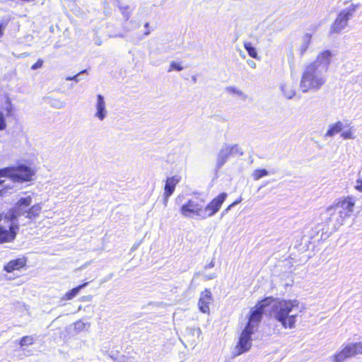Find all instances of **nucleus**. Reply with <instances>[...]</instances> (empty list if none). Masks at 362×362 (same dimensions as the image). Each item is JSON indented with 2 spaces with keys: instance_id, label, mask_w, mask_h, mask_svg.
Wrapping results in <instances>:
<instances>
[{
  "instance_id": "f257e3e1",
  "label": "nucleus",
  "mask_w": 362,
  "mask_h": 362,
  "mask_svg": "<svg viewBox=\"0 0 362 362\" xmlns=\"http://www.w3.org/2000/svg\"><path fill=\"white\" fill-rule=\"evenodd\" d=\"M332 52L325 50L318 54L316 59L305 66L300 81V88L303 93L309 90L317 91L326 83V73L328 71Z\"/></svg>"
},
{
  "instance_id": "f03ea898",
  "label": "nucleus",
  "mask_w": 362,
  "mask_h": 362,
  "mask_svg": "<svg viewBox=\"0 0 362 362\" xmlns=\"http://www.w3.org/2000/svg\"><path fill=\"white\" fill-rule=\"evenodd\" d=\"M270 306L271 315L279 322L284 328L292 329L295 327L296 317L301 311L299 302L297 300H279L272 298V302H271Z\"/></svg>"
},
{
  "instance_id": "7ed1b4c3",
  "label": "nucleus",
  "mask_w": 362,
  "mask_h": 362,
  "mask_svg": "<svg viewBox=\"0 0 362 362\" xmlns=\"http://www.w3.org/2000/svg\"><path fill=\"white\" fill-rule=\"evenodd\" d=\"M344 4L346 6L340 11L331 25L330 35L341 33L348 25V21L351 18L359 6V4H349L347 1Z\"/></svg>"
},
{
  "instance_id": "20e7f679",
  "label": "nucleus",
  "mask_w": 362,
  "mask_h": 362,
  "mask_svg": "<svg viewBox=\"0 0 362 362\" xmlns=\"http://www.w3.org/2000/svg\"><path fill=\"white\" fill-rule=\"evenodd\" d=\"M35 172L25 165H20L16 168H4L0 169V178L11 177L14 182H23L30 181Z\"/></svg>"
},
{
  "instance_id": "39448f33",
  "label": "nucleus",
  "mask_w": 362,
  "mask_h": 362,
  "mask_svg": "<svg viewBox=\"0 0 362 362\" xmlns=\"http://www.w3.org/2000/svg\"><path fill=\"white\" fill-rule=\"evenodd\" d=\"M204 203L203 199L198 198L189 199L181 206L180 212L183 216L187 218L197 216L202 219Z\"/></svg>"
},
{
  "instance_id": "423d86ee",
  "label": "nucleus",
  "mask_w": 362,
  "mask_h": 362,
  "mask_svg": "<svg viewBox=\"0 0 362 362\" xmlns=\"http://www.w3.org/2000/svg\"><path fill=\"white\" fill-rule=\"evenodd\" d=\"M272 302V298L269 297L259 302L256 305V309L251 312L249 317V321L245 327H249L250 329L255 330V327L258 325V323L261 321L262 314L264 309L269 306Z\"/></svg>"
},
{
  "instance_id": "0eeeda50",
  "label": "nucleus",
  "mask_w": 362,
  "mask_h": 362,
  "mask_svg": "<svg viewBox=\"0 0 362 362\" xmlns=\"http://www.w3.org/2000/svg\"><path fill=\"white\" fill-rule=\"evenodd\" d=\"M355 202L351 197H347L342 201L339 202L334 206L329 207V211L334 210L339 215H341L342 220L349 217L353 212Z\"/></svg>"
},
{
  "instance_id": "6e6552de",
  "label": "nucleus",
  "mask_w": 362,
  "mask_h": 362,
  "mask_svg": "<svg viewBox=\"0 0 362 362\" xmlns=\"http://www.w3.org/2000/svg\"><path fill=\"white\" fill-rule=\"evenodd\" d=\"M226 197L227 194L226 192H222L206 206H204L202 219L211 217L218 212Z\"/></svg>"
},
{
  "instance_id": "1a4fd4ad",
  "label": "nucleus",
  "mask_w": 362,
  "mask_h": 362,
  "mask_svg": "<svg viewBox=\"0 0 362 362\" xmlns=\"http://www.w3.org/2000/svg\"><path fill=\"white\" fill-rule=\"evenodd\" d=\"M356 354H362V342L350 344L334 356L335 362H342Z\"/></svg>"
},
{
  "instance_id": "9d476101",
  "label": "nucleus",
  "mask_w": 362,
  "mask_h": 362,
  "mask_svg": "<svg viewBox=\"0 0 362 362\" xmlns=\"http://www.w3.org/2000/svg\"><path fill=\"white\" fill-rule=\"evenodd\" d=\"M33 199L30 196L21 198L16 204L11 211V216L13 218H17L23 216L27 218V214L29 206L31 205Z\"/></svg>"
},
{
  "instance_id": "9b49d317",
  "label": "nucleus",
  "mask_w": 362,
  "mask_h": 362,
  "mask_svg": "<svg viewBox=\"0 0 362 362\" xmlns=\"http://www.w3.org/2000/svg\"><path fill=\"white\" fill-rule=\"evenodd\" d=\"M4 224H0V242H11L17 234L18 227L13 226L9 221H4Z\"/></svg>"
},
{
  "instance_id": "f8f14e48",
  "label": "nucleus",
  "mask_w": 362,
  "mask_h": 362,
  "mask_svg": "<svg viewBox=\"0 0 362 362\" xmlns=\"http://www.w3.org/2000/svg\"><path fill=\"white\" fill-rule=\"evenodd\" d=\"M254 333V331L250 329L249 327H245L242 332L236 349L238 351V355L241 354L248 351L252 345L251 335Z\"/></svg>"
},
{
  "instance_id": "ddd939ff",
  "label": "nucleus",
  "mask_w": 362,
  "mask_h": 362,
  "mask_svg": "<svg viewBox=\"0 0 362 362\" xmlns=\"http://www.w3.org/2000/svg\"><path fill=\"white\" fill-rule=\"evenodd\" d=\"M95 110V117L100 121L104 120L107 115V110L104 97L100 94L97 95Z\"/></svg>"
},
{
  "instance_id": "4468645a",
  "label": "nucleus",
  "mask_w": 362,
  "mask_h": 362,
  "mask_svg": "<svg viewBox=\"0 0 362 362\" xmlns=\"http://www.w3.org/2000/svg\"><path fill=\"white\" fill-rule=\"evenodd\" d=\"M211 293L209 289H205L201 293L199 300V308L203 313L209 312V304L211 302Z\"/></svg>"
},
{
  "instance_id": "2eb2a0df",
  "label": "nucleus",
  "mask_w": 362,
  "mask_h": 362,
  "mask_svg": "<svg viewBox=\"0 0 362 362\" xmlns=\"http://www.w3.org/2000/svg\"><path fill=\"white\" fill-rule=\"evenodd\" d=\"M180 181V177L177 175L167 178L164 187V193L166 194V197H170L173 194L175 188Z\"/></svg>"
},
{
  "instance_id": "dca6fc26",
  "label": "nucleus",
  "mask_w": 362,
  "mask_h": 362,
  "mask_svg": "<svg viewBox=\"0 0 362 362\" xmlns=\"http://www.w3.org/2000/svg\"><path fill=\"white\" fill-rule=\"evenodd\" d=\"M202 331L199 327H188L186 329L185 337L189 341L191 342V345L195 346L201 336Z\"/></svg>"
},
{
  "instance_id": "f3484780",
  "label": "nucleus",
  "mask_w": 362,
  "mask_h": 362,
  "mask_svg": "<svg viewBox=\"0 0 362 362\" xmlns=\"http://www.w3.org/2000/svg\"><path fill=\"white\" fill-rule=\"evenodd\" d=\"M349 124H344L341 121H338L336 123L331 124L329 125L328 129L325 134V137H332L337 134L341 132L346 127H349Z\"/></svg>"
},
{
  "instance_id": "a211bd4d",
  "label": "nucleus",
  "mask_w": 362,
  "mask_h": 362,
  "mask_svg": "<svg viewBox=\"0 0 362 362\" xmlns=\"http://www.w3.org/2000/svg\"><path fill=\"white\" fill-rule=\"evenodd\" d=\"M26 260L25 258H18L8 262L4 267V270L8 273L14 270H18L25 265Z\"/></svg>"
},
{
  "instance_id": "6ab92c4d",
  "label": "nucleus",
  "mask_w": 362,
  "mask_h": 362,
  "mask_svg": "<svg viewBox=\"0 0 362 362\" xmlns=\"http://www.w3.org/2000/svg\"><path fill=\"white\" fill-rule=\"evenodd\" d=\"M327 213L329 216V222L332 223V226L334 229H337L343 225L344 221L342 220L341 215H339L334 210L329 211V207L327 209Z\"/></svg>"
},
{
  "instance_id": "aec40b11",
  "label": "nucleus",
  "mask_w": 362,
  "mask_h": 362,
  "mask_svg": "<svg viewBox=\"0 0 362 362\" xmlns=\"http://www.w3.org/2000/svg\"><path fill=\"white\" fill-rule=\"evenodd\" d=\"M230 156L228 149L226 145L223 146L219 151L217 156L216 168H221L227 161L228 157Z\"/></svg>"
},
{
  "instance_id": "412c9836",
  "label": "nucleus",
  "mask_w": 362,
  "mask_h": 362,
  "mask_svg": "<svg viewBox=\"0 0 362 362\" xmlns=\"http://www.w3.org/2000/svg\"><path fill=\"white\" fill-rule=\"evenodd\" d=\"M311 37L312 35L309 33H306L305 35H303L301 41V45L298 49L299 54L300 56H303L307 51L308 48L309 47V45L311 42Z\"/></svg>"
},
{
  "instance_id": "4be33fe9",
  "label": "nucleus",
  "mask_w": 362,
  "mask_h": 362,
  "mask_svg": "<svg viewBox=\"0 0 362 362\" xmlns=\"http://www.w3.org/2000/svg\"><path fill=\"white\" fill-rule=\"evenodd\" d=\"M281 90L284 96L288 99H291L296 95V90L292 85L288 83H282L281 85Z\"/></svg>"
},
{
  "instance_id": "5701e85b",
  "label": "nucleus",
  "mask_w": 362,
  "mask_h": 362,
  "mask_svg": "<svg viewBox=\"0 0 362 362\" xmlns=\"http://www.w3.org/2000/svg\"><path fill=\"white\" fill-rule=\"evenodd\" d=\"M42 210V204H36L28 209L27 218L33 219L39 216Z\"/></svg>"
},
{
  "instance_id": "b1692460",
  "label": "nucleus",
  "mask_w": 362,
  "mask_h": 362,
  "mask_svg": "<svg viewBox=\"0 0 362 362\" xmlns=\"http://www.w3.org/2000/svg\"><path fill=\"white\" fill-rule=\"evenodd\" d=\"M88 284V282H86L84 284H82L74 288H72L71 291L67 292L64 296L62 298L63 300H71L73 299L79 292L81 289L85 288Z\"/></svg>"
},
{
  "instance_id": "393cba45",
  "label": "nucleus",
  "mask_w": 362,
  "mask_h": 362,
  "mask_svg": "<svg viewBox=\"0 0 362 362\" xmlns=\"http://www.w3.org/2000/svg\"><path fill=\"white\" fill-rule=\"evenodd\" d=\"M118 6L124 17L127 20L132 13L131 7L127 4V1H119Z\"/></svg>"
},
{
  "instance_id": "a878e982",
  "label": "nucleus",
  "mask_w": 362,
  "mask_h": 362,
  "mask_svg": "<svg viewBox=\"0 0 362 362\" xmlns=\"http://www.w3.org/2000/svg\"><path fill=\"white\" fill-rule=\"evenodd\" d=\"M47 103L52 107L57 109H62L66 106V103L62 101L59 99L53 98H47Z\"/></svg>"
},
{
  "instance_id": "bb28decb",
  "label": "nucleus",
  "mask_w": 362,
  "mask_h": 362,
  "mask_svg": "<svg viewBox=\"0 0 362 362\" xmlns=\"http://www.w3.org/2000/svg\"><path fill=\"white\" fill-rule=\"evenodd\" d=\"M244 47L247 50L248 54L254 58V59H258V54L257 52V50L255 47H254L251 42H245L244 43Z\"/></svg>"
},
{
  "instance_id": "cd10ccee",
  "label": "nucleus",
  "mask_w": 362,
  "mask_h": 362,
  "mask_svg": "<svg viewBox=\"0 0 362 362\" xmlns=\"http://www.w3.org/2000/svg\"><path fill=\"white\" fill-rule=\"evenodd\" d=\"M267 175H269V172L266 169H256L252 174V177L254 180H258L260 178Z\"/></svg>"
},
{
  "instance_id": "c85d7f7f",
  "label": "nucleus",
  "mask_w": 362,
  "mask_h": 362,
  "mask_svg": "<svg viewBox=\"0 0 362 362\" xmlns=\"http://www.w3.org/2000/svg\"><path fill=\"white\" fill-rule=\"evenodd\" d=\"M34 343V338L33 336H25L21 339L19 341L20 346L23 349L24 346L32 345Z\"/></svg>"
},
{
  "instance_id": "c756f323",
  "label": "nucleus",
  "mask_w": 362,
  "mask_h": 362,
  "mask_svg": "<svg viewBox=\"0 0 362 362\" xmlns=\"http://www.w3.org/2000/svg\"><path fill=\"white\" fill-rule=\"evenodd\" d=\"M226 146L228 149L230 156L243 155V152L238 144H234L233 146L226 145Z\"/></svg>"
},
{
  "instance_id": "7c9ffc66",
  "label": "nucleus",
  "mask_w": 362,
  "mask_h": 362,
  "mask_svg": "<svg viewBox=\"0 0 362 362\" xmlns=\"http://www.w3.org/2000/svg\"><path fill=\"white\" fill-rule=\"evenodd\" d=\"M226 91L230 93L236 94L244 99L246 98V95L243 93V91L235 86H228L226 88Z\"/></svg>"
},
{
  "instance_id": "2f4dec72",
  "label": "nucleus",
  "mask_w": 362,
  "mask_h": 362,
  "mask_svg": "<svg viewBox=\"0 0 362 362\" xmlns=\"http://www.w3.org/2000/svg\"><path fill=\"white\" fill-rule=\"evenodd\" d=\"M4 110L6 112V116L11 117L13 115V108L9 99L6 100L4 106Z\"/></svg>"
},
{
  "instance_id": "473e14b6",
  "label": "nucleus",
  "mask_w": 362,
  "mask_h": 362,
  "mask_svg": "<svg viewBox=\"0 0 362 362\" xmlns=\"http://www.w3.org/2000/svg\"><path fill=\"white\" fill-rule=\"evenodd\" d=\"M341 136L344 139H353L355 138L354 132L352 131L351 128H349L347 130L344 129L341 133Z\"/></svg>"
},
{
  "instance_id": "72a5a7b5",
  "label": "nucleus",
  "mask_w": 362,
  "mask_h": 362,
  "mask_svg": "<svg viewBox=\"0 0 362 362\" xmlns=\"http://www.w3.org/2000/svg\"><path fill=\"white\" fill-rule=\"evenodd\" d=\"M173 69L176 71H182L183 69V67L180 64L176 63L175 62H172L170 63L168 71L170 72Z\"/></svg>"
},
{
  "instance_id": "f704fd0d",
  "label": "nucleus",
  "mask_w": 362,
  "mask_h": 362,
  "mask_svg": "<svg viewBox=\"0 0 362 362\" xmlns=\"http://www.w3.org/2000/svg\"><path fill=\"white\" fill-rule=\"evenodd\" d=\"M87 71L86 69L81 71L80 73L74 75V76H68L66 78V81H75L76 82H78L80 81L79 76L81 74L86 73Z\"/></svg>"
},
{
  "instance_id": "c9c22d12",
  "label": "nucleus",
  "mask_w": 362,
  "mask_h": 362,
  "mask_svg": "<svg viewBox=\"0 0 362 362\" xmlns=\"http://www.w3.org/2000/svg\"><path fill=\"white\" fill-rule=\"evenodd\" d=\"M6 127V119L2 112L0 111V130H4Z\"/></svg>"
},
{
  "instance_id": "e433bc0d",
  "label": "nucleus",
  "mask_w": 362,
  "mask_h": 362,
  "mask_svg": "<svg viewBox=\"0 0 362 362\" xmlns=\"http://www.w3.org/2000/svg\"><path fill=\"white\" fill-rule=\"evenodd\" d=\"M356 189L362 192V175L361 173L358 175V177L356 180V185L355 186Z\"/></svg>"
},
{
  "instance_id": "4c0bfd02",
  "label": "nucleus",
  "mask_w": 362,
  "mask_h": 362,
  "mask_svg": "<svg viewBox=\"0 0 362 362\" xmlns=\"http://www.w3.org/2000/svg\"><path fill=\"white\" fill-rule=\"evenodd\" d=\"M241 202V199H238V200H235L233 203H232L231 204H230L223 212H222V214L221 216H224L226 214H227L230 209L232 207H233L234 206L237 205L238 204H239L240 202Z\"/></svg>"
},
{
  "instance_id": "58836bf2",
  "label": "nucleus",
  "mask_w": 362,
  "mask_h": 362,
  "mask_svg": "<svg viewBox=\"0 0 362 362\" xmlns=\"http://www.w3.org/2000/svg\"><path fill=\"white\" fill-rule=\"evenodd\" d=\"M8 25V21L6 20L2 21L0 23V37H1L4 34V30Z\"/></svg>"
},
{
  "instance_id": "ea45409f",
  "label": "nucleus",
  "mask_w": 362,
  "mask_h": 362,
  "mask_svg": "<svg viewBox=\"0 0 362 362\" xmlns=\"http://www.w3.org/2000/svg\"><path fill=\"white\" fill-rule=\"evenodd\" d=\"M42 60L41 59H38L37 62L36 63H35L32 66H31V69L33 70H36L39 68H40L42 66Z\"/></svg>"
},
{
  "instance_id": "a19ab883",
  "label": "nucleus",
  "mask_w": 362,
  "mask_h": 362,
  "mask_svg": "<svg viewBox=\"0 0 362 362\" xmlns=\"http://www.w3.org/2000/svg\"><path fill=\"white\" fill-rule=\"evenodd\" d=\"M85 324L81 321L76 322L75 327L77 329L81 330L84 328Z\"/></svg>"
},
{
  "instance_id": "79ce46f5",
  "label": "nucleus",
  "mask_w": 362,
  "mask_h": 362,
  "mask_svg": "<svg viewBox=\"0 0 362 362\" xmlns=\"http://www.w3.org/2000/svg\"><path fill=\"white\" fill-rule=\"evenodd\" d=\"M148 26H149V23H146L144 25V28H146V31L144 33V36H147L151 33V31L149 30H148Z\"/></svg>"
},
{
  "instance_id": "37998d69",
  "label": "nucleus",
  "mask_w": 362,
  "mask_h": 362,
  "mask_svg": "<svg viewBox=\"0 0 362 362\" xmlns=\"http://www.w3.org/2000/svg\"><path fill=\"white\" fill-rule=\"evenodd\" d=\"M215 264H214V259L211 260V262L206 264L205 267H204V269H211V268H213L214 267Z\"/></svg>"
},
{
  "instance_id": "c03bdc74",
  "label": "nucleus",
  "mask_w": 362,
  "mask_h": 362,
  "mask_svg": "<svg viewBox=\"0 0 362 362\" xmlns=\"http://www.w3.org/2000/svg\"><path fill=\"white\" fill-rule=\"evenodd\" d=\"M169 197H166V194L163 193V204L165 206L168 204Z\"/></svg>"
},
{
  "instance_id": "a18cd8bd",
  "label": "nucleus",
  "mask_w": 362,
  "mask_h": 362,
  "mask_svg": "<svg viewBox=\"0 0 362 362\" xmlns=\"http://www.w3.org/2000/svg\"><path fill=\"white\" fill-rule=\"evenodd\" d=\"M248 65L252 68L256 67V63L252 60H248L247 62Z\"/></svg>"
},
{
  "instance_id": "49530a36",
  "label": "nucleus",
  "mask_w": 362,
  "mask_h": 362,
  "mask_svg": "<svg viewBox=\"0 0 362 362\" xmlns=\"http://www.w3.org/2000/svg\"><path fill=\"white\" fill-rule=\"evenodd\" d=\"M81 300L83 301H90L92 300V296L90 295L83 296Z\"/></svg>"
},
{
  "instance_id": "de8ad7c7",
  "label": "nucleus",
  "mask_w": 362,
  "mask_h": 362,
  "mask_svg": "<svg viewBox=\"0 0 362 362\" xmlns=\"http://www.w3.org/2000/svg\"><path fill=\"white\" fill-rule=\"evenodd\" d=\"M216 277V275L215 274H211V275H207L205 276V279L206 280H210V279H213Z\"/></svg>"
},
{
  "instance_id": "09e8293b",
  "label": "nucleus",
  "mask_w": 362,
  "mask_h": 362,
  "mask_svg": "<svg viewBox=\"0 0 362 362\" xmlns=\"http://www.w3.org/2000/svg\"><path fill=\"white\" fill-rule=\"evenodd\" d=\"M142 39H143V37H139V39H138L137 40H132V42H133L134 43H135V44H136V43H138V42H139L140 40H141Z\"/></svg>"
},
{
  "instance_id": "8fccbe9b",
  "label": "nucleus",
  "mask_w": 362,
  "mask_h": 362,
  "mask_svg": "<svg viewBox=\"0 0 362 362\" xmlns=\"http://www.w3.org/2000/svg\"><path fill=\"white\" fill-rule=\"evenodd\" d=\"M4 180H0V186H1V185H4Z\"/></svg>"
},
{
  "instance_id": "3c124183",
  "label": "nucleus",
  "mask_w": 362,
  "mask_h": 362,
  "mask_svg": "<svg viewBox=\"0 0 362 362\" xmlns=\"http://www.w3.org/2000/svg\"><path fill=\"white\" fill-rule=\"evenodd\" d=\"M2 217H3L2 215L0 214V223L2 221Z\"/></svg>"
},
{
  "instance_id": "603ef678",
  "label": "nucleus",
  "mask_w": 362,
  "mask_h": 362,
  "mask_svg": "<svg viewBox=\"0 0 362 362\" xmlns=\"http://www.w3.org/2000/svg\"><path fill=\"white\" fill-rule=\"evenodd\" d=\"M194 81H196V78L194 77L192 78Z\"/></svg>"
}]
</instances>
